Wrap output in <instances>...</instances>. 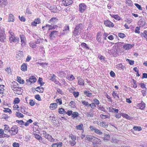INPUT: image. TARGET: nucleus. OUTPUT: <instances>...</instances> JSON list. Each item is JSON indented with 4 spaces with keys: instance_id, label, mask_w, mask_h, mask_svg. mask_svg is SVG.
<instances>
[{
    "instance_id": "1",
    "label": "nucleus",
    "mask_w": 147,
    "mask_h": 147,
    "mask_svg": "<svg viewBox=\"0 0 147 147\" xmlns=\"http://www.w3.org/2000/svg\"><path fill=\"white\" fill-rule=\"evenodd\" d=\"M84 26V24H76L73 32V35L76 37L79 36L83 30Z\"/></svg>"
},
{
    "instance_id": "2",
    "label": "nucleus",
    "mask_w": 147,
    "mask_h": 147,
    "mask_svg": "<svg viewBox=\"0 0 147 147\" xmlns=\"http://www.w3.org/2000/svg\"><path fill=\"white\" fill-rule=\"evenodd\" d=\"M37 79L35 76H32L28 79L26 80L27 84L28 85H30L32 83H34L36 81Z\"/></svg>"
},
{
    "instance_id": "3",
    "label": "nucleus",
    "mask_w": 147,
    "mask_h": 147,
    "mask_svg": "<svg viewBox=\"0 0 147 147\" xmlns=\"http://www.w3.org/2000/svg\"><path fill=\"white\" fill-rule=\"evenodd\" d=\"M18 127L16 125H14L11 128L9 133L11 136H13L16 135L18 133Z\"/></svg>"
},
{
    "instance_id": "4",
    "label": "nucleus",
    "mask_w": 147,
    "mask_h": 147,
    "mask_svg": "<svg viewBox=\"0 0 147 147\" xmlns=\"http://www.w3.org/2000/svg\"><path fill=\"white\" fill-rule=\"evenodd\" d=\"M89 128L91 131H94L97 134L101 135H102L103 134L102 132L100 130L95 128L93 126H90Z\"/></svg>"
},
{
    "instance_id": "5",
    "label": "nucleus",
    "mask_w": 147,
    "mask_h": 147,
    "mask_svg": "<svg viewBox=\"0 0 147 147\" xmlns=\"http://www.w3.org/2000/svg\"><path fill=\"white\" fill-rule=\"evenodd\" d=\"M21 40V46L23 47L26 45V38L25 36L23 34L20 35V36Z\"/></svg>"
},
{
    "instance_id": "6",
    "label": "nucleus",
    "mask_w": 147,
    "mask_h": 147,
    "mask_svg": "<svg viewBox=\"0 0 147 147\" xmlns=\"http://www.w3.org/2000/svg\"><path fill=\"white\" fill-rule=\"evenodd\" d=\"M86 8V6L84 3H80L79 5V10L81 13H83L85 11Z\"/></svg>"
},
{
    "instance_id": "7",
    "label": "nucleus",
    "mask_w": 147,
    "mask_h": 147,
    "mask_svg": "<svg viewBox=\"0 0 147 147\" xmlns=\"http://www.w3.org/2000/svg\"><path fill=\"white\" fill-rule=\"evenodd\" d=\"M9 40L10 43L18 42L19 40V38L17 37H15L14 35L12 37H9Z\"/></svg>"
},
{
    "instance_id": "8",
    "label": "nucleus",
    "mask_w": 147,
    "mask_h": 147,
    "mask_svg": "<svg viewBox=\"0 0 147 147\" xmlns=\"http://www.w3.org/2000/svg\"><path fill=\"white\" fill-rule=\"evenodd\" d=\"M134 45V44H125L123 46V48L125 50H129L132 48Z\"/></svg>"
},
{
    "instance_id": "9",
    "label": "nucleus",
    "mask_w": 147,
    "mask_h": 147,
    "mask_svg": "<svg viewBox=\"0 0 147 147\" xmlns=\"http://www.w3.org/2000/svg\"><path fill=\"white\" fill-rule=\"evenodd\" d=\"M58 32L56 31H53L51 32L49 35V38L51 39H53L55 38V36L58 34Z\"/></svg>"
},
{
    "instance_id": "10",
    "label": "nucleus",
    "mask_w": 147,
    "mask_h": 147,
    "mask_svg": "<svg viewBox=\"0 0 147 147\" xmlns=\"http://www.w3.org/2000/svg\"><path fill=\"white\" fill-rule=\"evenodd\" d=\"M69 26L68 25L65 26L64 28V29L62 32H61V35H64L66 34L69 31Z\"/></svg>"
},
{
    "instance_id": "11",
    "label": "nucleus",
    "mask_w": 147,
    "mask_h": 147,
    "mask_svg": "<svg viewBox=\"0 0 147 147\" xmlns=\"http://www.w3.org/2000/svg\"><path fill=\"white\" fill-rule=\"evenodd\" d=\"M63 4L66 6H69L72 4L73 2L71 0H63L62 1Z\"/></svg>"
},
{
    "instance_id": "12",
    "label": "nucleus",
    "mask_w": 147,
    "mask_h": 147,
    "mask_svg": "<svg viewBox=\"0 0 147 147\" xmlns=\"http://www.w3.org/2000/svg\"><path fill=\"white\" fill-rule=\"evenodd\" d=\"M104 24L106 26L109 27H113L114 26L113 23L108 20H105V21Z\"/></svg>"
},
{
    "instance_id": "13",
    "label": "nucleus",
    "mask_w": 147,
    "mask_h": 147,
    "mask_svg": "<svg viewBox=\"0 0 147 147\" xmlns=\"http://www.w3.org/2000/svg\"><path fill=\"white\" fill-rule=\"evenodd\" d=\"M137 107L138 109L143 110L145 108V104L143 102H142L141 103L138 104L137 105Z\"/></svg>"
},
{
    "instance_id": "14",
    "label": "nucleus",
    "mask_w": 147,
    "mask_h": 147,
    "mask_svg": "<svg viewBox=\"0 0 147 147\" xmlns=\"http://www.w3.org/2000/svg\"><path fill=\"white\" fill-rule=\"evenodd\" d=\"M58 20L56 18H52L49 21V22L52 24H55L58 21Z\"/></svg>"
},
{
    "instance_id": "15",
    "label": "nucleus",
    "mask_w": 147,
    "mask_h": 147,
    "mask_svg": "<svg viewBox=\"0 0 147 147\" xmlns=\"http://www.w3.org/2000/svg\"><path fill=\"white\" fill-rule=\"evenodd\" d=\"M40 42V39H38V40L36 42H31L30 43V47L34 48H35L36 47V44H38Z\"/></svg>"
},
{
    "instance_id": "16",
    "label": "nucleus",
    "mask_w": 147,
    "mask_h": 147,
    "mask_svg": "<svg viewBox=\"0 0 147 147\" xmlns=\"http://www.w3.org/2000/svg\"><path fill=\"white\" fill-rule=\"evenodd\" d=\"M94 138L93 141L92 142L93 144L95 143L99 144H101V142L100 139L95 137Z\"/></svg>"
},
{
    "instance_id": "17",
    "label": "nucleus",
    "mask_w": 147,
    "mask_h": 147,
    "mask_svg": "<svg viewBox=\"0 0 147 147\" xmlns=\"http://www.w3.org/2000/svg\"><path fill=\"white\" fill-rule=\"evenodd\" d=\"M34 135L35 138L38 140H39L40 142L42 143V138L41 136L36 134H34Z\"/></svg>"
},
{
    "instance_id": "18",
    "label": "nucleus",
    "mask_w": 147,
    "mask_h": 147,
    "mask_svg": "<svg viewBox=\"0 0 147 147\" xmlns=\"http://www.w3.org/2000/svg\"><path fill=\"white\" fill-rule=\"evenodd\" d=\"M45 138L51 142H54L55 140L50 135L48 134L46 136H45Z\"/></svg>"
},
{
    "instance_id": "19",
    "label": "nucleus",
    "mask_w": 147,
    "mask_h": 147,
    "mask_svg": "<svg viewBox=\"0 0 147 147\" xmlns=\"http://www.w3.org/2000/svg\"><path fill=\"white\" fill-rule=\"evenodd\" d=\"M14 17L12 14L10 13L9 14L8 22H13L14 21Z\"/></svg>"
},
{
    "instance_id": "20",
    "label": "nucleus",
    "mask_w": 147,
    "mask_h": 147,
    "mask_svg": "<svg viewBox=\"0 0 147 147\" xmlns=\"http://www.w3.org/2000/svg\"><path fill=\"white\" fill-rule=\"evenodd\" d=\"M95 137L93 136L89 135H87L86 136V138L87 140H88L89 141L93 142L94 140V138Z\"/></svg>"
},
{
    "instance_id": "21",
    "label": "nucleus",
    "mask_w": 147,
    "mask_h": 147,
    "mask_svg": "<svg viewBox=\"0 0 147 147\" xmlns=\"http://www.w3.org/2000/svg\"><path fill=\"white\" fill-rule=\"evenodd\" d=\"M101 33L98 32L97 33L96 36V39L98 42H100L101 41Z\"/></svg>"
},
{
    "instance_id": "22",
    "label": "nucleus",
    "mask_w": 147,
    "mask_h": 147,
    "mask_svg": "<svg viewBox=\"0 0 147 147\" xmlns=\"http://www.w3.org/2000/svg\"><path fill=\"white\" fill-rule=\"evenodd\" d=\"M145 23L144 21L140 20L138 22V24L140 27H143L145 25Z\"/></svg>"
},
{
    "instance_id": "23",
    "label": "nucleus",
    "mask_w": 147,
    "mask_h": 147,
    "mask_svg": "<svg viewBox=\"0 0 147 147\" xmlns=\"http://www.w3.org/2000/svg\"><path fill=\"white\" fill-rule=\"evenodd\" d=\"M5 127L4 130L3 131L4 132L6 133L7 132H9L10 133V129L9 127L8 126V125H4Z\"/></svg>"
},
{
    "instance_id": "24",
    "label": "nucleus",
    "mask_w": 147,
    "mask_h": 147,
    "mask_svg": "<svg viewBox=\"0 0 147 147\" xmlns=\"http://www.w3.org/2000/svg\"><path fill=\"white\" fill-rule=\"evenodd\" d=\"M124 66L122 64H118L116 65V68L119 70L123 69Z\"/></svg>"
},
{
    "instance_id": "25",
    "label": "nucleus",
    "mask_w": 147,
    "mask_h": 147,
    "mask_svg": "<svg viewBox=\"0 0 147 147\" xmlns=\"http://www.w3.org/2000/svg\"><path fill=\"white\" fill-rule=\"evenodd\" d=\"M36 90L37 91L39 92L40 93H42L44 91V89L42 87H41V88H40L39 86L38 87L36 88Z\"/></svg>"
},
{
    "instance_id": "26",
    "label": "nucleus",
    "mask_w": 147,
    "mask_h": 147,
    "mask_svg": "<svg viewBox=\"0 0 147 147\" xmlns=\"http://www.w3.org/2000/svg\"><path fill=\"white\" fill-rule=\"evenodd\" d=\"M52 118L51 122L53 123L54 125H55L58 123V121L55 117H52Z\"/></svg>"
},
{
    "instance_id": "27",
    "label": "nucleus",
    "mask_w": 147,
    "mask_h": 147,
    "mask_svg": "<svg viewBox=\"0 0 147 147\" xmlns=\"http://www.w3.org/2000/svg\"><path fill=\"white\" fill-rule=\"evenodd\" d=\"M5 39V33L1 34H0V41L1 42H3Z\"/></svg>"
},
{
    "instance_id": "28",
    "label": "nucleus",
    "mask_w": 147,
    "mask_h": 147,
    "mask_svg": "<svg viewBox=\"0 0 147 147\" xmlns=\"http://www.w3.org/2000/svg\"><path fill=\"white\" fill-rule=\"evenodd\" d=\"M84 94L87 96L91 97L92 96V94L88 90H85L84 91Z\"/></svg>"
},
{
    "instance_id": "29",
    "label": "nucleus",
    "mask_w": 147,
    "mask_h": 147,
    "mask_svg": "<svg viewBox=\"0 0 147 147\" xmlns=\"http://www.w3.org/2000/svg\"><path fill=\"white\" fill-rule=\"evenodd\" d=\"M27 66L26 63H23L21 66L22 71H25L27 70Z\"/></svg>"
},
{
    "instance_id": "30",
    "label": "nucleus",
    "mask_w": 147,
    "mask_h": 147,
    "mask_svg": "<svg viewBox=\"0 0 147 147\" xmlns=\"http://www.w3.org/2000/svg\"><path fill=\"white\" fill-rule=\"evenodd\" d=\"M57 104L56 103H54L51 104L50 108L52 110L55 109L57 107Z\"/></svg>"
},
{
    "instance_id": "31",
    "label": "nucleus",
    "mask_w": 147,
    "mask_h": 147,
    "mask_svg": "<svg viewBox=\"0 0 147 147\" xmlns=\"http://www.w3.org/2000/svg\"><path fill=\"white\" fill-rule=\"evenodd\" d=\"M21 87L18 88V89H16L14 92V93L15 94H20L22 93V92L20 89H21Z\"/></svg>"
},
{
    "instance_id": "32",
    "label": "nucleus",
    "mask_w": 147,
    "mask_h": 147,
    "mask_svg": "<svg viewBox=\"0 0 147 147\" xmlns=\"http://www.w3.org/2000/svg\"><path fill=\"white\" fill-rule=\"evenodd\" d=\"M83 126V125L82 124H81L77 125L76 127V128L77 130H81L82 129Z\"/></svg>"
},
{
    "instance_id": "33",
    "label": "nucleus",
    "mask_w": 147,
    "mask_h": 147,
    "mask_svg": "<svg viewBox=\"0 0 147 147\" xmlns=\"http://www.w3.org/2000/svg\"><path fill=\"white\" fill-rule=\"evenodd\" d=\"M133 129L136 131H140L142 130V128L140 126H134Z\"/></svg>"
},
{
    "instance_id": "34",
    "label": "nucleus",
    "mask_w": 147,
    "mask_h": 147,
    "mask_svg": "<svg viewBox=\"0 0 147 147\" xmlns=\"http://www.w3.org/2000/svg\"><path fill=\"white\" fill-rule=\"evenodd\" d=\"M99 125L104 128H107L108 127V125L106 124V123L103 122H100L99 123Z\"/></svg>"
},
{
    "instance_id": "35",
    "label": "nucleus",
    "mask_w": 147,
    "mask_h": 147,
    "mask_svg": "<svg viewBox=\"0 0 147 147\" xmlns=\"http://www.w3.org/2000/svg\"><path fill=\"white\" fill-rule=\"evenodd\" d=\"M81 45L84 49H89V47L85 43H82L81 44Z\"/></svg>"
},
{
    "instance_id": "36",
    "label": "nucleus",
    "mask_w": 147,
    "mask_h": 147,
    "mask_svg": "<svg viewBox=\"0 0 147 147\" xmlns=\"http://www.w3.org/2000/svg\"><path fill=\"white\" fill-rule=\"evenodd\" d=\"M67 79L69 81H72L75 79V77L72 75H69L67 76Z\"/></svg>"
},
{
    "instance_id": "37",
    "label": "nucleus",
    "mask_w": 147,
    "mask_h": 147,
    "mask_svg": "<svg viewBox=\"0 0 147 147\" xmlns=\"http://www.w3.org/2000/svg\"><path fill=\"white\" fill-rule=\"evenodd\" d=\"M10 137V136L8 135L5 133V132H3L2 134L0 135V138H4L5 137L9 138Z\"/></svg>"
},
{
    "instance_id": "38",
    "label": "nucleus",
    "mask_w": 147,
    "mask_h": 147,
    "mask_svg": "<svg viewBox=\"0 0 147 147\" xmlns=\"http://www.w3.org/2000/svg\"><path fill=\"white\" fill-rule=\"evenodd\" d=\"M78 83L79 85L81 86H83L84 85V80L80 78L78 80Z\"/></svg>"
},
{
    "instance_id": "39",
    "label": "nucleus",
    "mask_w": 147,
    "mask_h": 147,
    "mask_svg": "<svg viewBox=\"0 0 147 147\" xmlns=\"http://www.w3.org/2000/svg\"><path fill=\"white\" fill-rule=\"evenodd\" d=\"M79 114L78 112H73L71 115V117L74 118H76L78 116Z\"/></svg>"
},
{
    "instance_id": "40",
    "label": "nucleus",
    "mask_w": 147,
    "mask_h": 147,
    "mask_svg": "<svg viewBox=\"0 0 147 147\" xmlns=\"http://www.w3.org/2000/svg\"><path fill=\"white\" fill-rule=\"evenodd\" d=\"M21 109L20 111L22 113H24L26 112V109L24 106H22L20 107Z\"/></svg>"
},
{
    "instance_id": "41",
    "label": "nucleus",
    "mask_w": 147,
    "mask_h": 147,
    "mask_svg": "<svg viewBox=\"0 0 147 147\" xmlns=\"http://www.w3.org/2000/svg\"><path fill=\"white\" fill-rule=\"evenodd\" d=\"M18 81L20 84H24V81L23 80L21 79L20 77H17Z\"/></svg>"
},
{
    "instance_id": "42",
    "label": "nucleus",
    "mask_w": 147,
    "mask_h": 147,
    "mask_svg": "<svg viewBox=\"0 0 147 147\" xmlns=\"http://www.w3.org/2000/svg\"><path fill=\"white\" fill-rule=\"evenodd\" d=\"M16 115L17 117H19L23 118L24 117V115L19 112H16Z\"/></svg>"
},
{
    "instance_id": "43",
    "label": "nucleus",
    "mask_w": 147,
    "mask_h": 147,
    "mask_svg": "<svg viewBox=\"0 0 147 147\" xmlns=\"http://www.w3.org/2000/svg\"><path fill=\"white\" fill-rule=\"evenodd\" d=\"M112 95L114 98H117L119 99V98L117 94L115 93L114 91L112 93Z\"/></svg>"
},
{
    "instance_id": "44",
    "label": "nucleus",
    "mask_w": 147,
    "mask_h": 147,
    "mask_svg": "<svg viewBox=\"0 0 147 147\" xmlns=\"http://www.w3.org/2000/svg\"><path fill=\"white\" fill-rule=\"evenodd\" d=\"M110 136L109 135L106 134L105 135L104 137V140H105L108 141L109 140Z\"/></svg>"
},
{
    "instance_id": "45",
    "label": "nucleus",
    "mask_w": 147,
    "mask_h": 147,
    "mask_svg": "<svg viewBox=\"0 0 147 147\" xmlns=\"http://www.w3.org/2000/svg\"><path fill=\"white\" fill-rule=\"evenodd\" d=\"M126 61L128 62L130 65H133L134 64V60H131L128 59H127Z\"/></svg>"
},
{
    "instance_id": "46",
    "label": "nucleus",
    "mask_w": 147,
    "mask_h": 147,
    "mask_svg": "<svg viewBox=\"0 0 147 147\" xmlns=\"http://www.w3.org/2000/svg\"><path fill=\"white\" fill-rule=\"evenodd\" d=\"M35 98L39 101L41 100L40 96L39 94H36L35 95Z\"/></svg>"
},
{
    "instance_id": "47",
    "label": "nucleus",
    "mask_w": 147,
    "mask_h": 147,
    "mask_svg": "<svg viewBox=\"0 0 147 147\" xmlns=\"http://www.w3.org/2000/svg\"><path fill=\"white\" fill-rule=\"evenodd\" d=\"M69 137L71 138L72 141H75L76 140V137L75 136L71 134L69 135Z\"/></svg>"
},
{
    "instance_id": "48",
    "label": "nucleus",
    "mask_w": 147,
    "mask_h": 147,
    "mask_svg": "<svg viewBox=\"0 0 147 147\" xmlns=\"http://www.w3.org/2000/svg\"><path fill=\"white\" fill-rule=\"evenodd\" d=\"M16 122L21 125H23L24 124V122L22 120H17L16 121Z\"/></svg>"
},
{
    "instance_id": "49",
    "label": "nucleus",
    "mask_w": 147,
    "mask_h": 147,
    "mask_svg": "<svg viewBox=\"0 0 147 147\" xmlns=\"http://www.w3.org/2000/svg\"><path fill=\"white\" fill-rule=\"evenodd\" d=\"M59 112L60 114H64L65 113V111L63 109L61 108L59 109Z\"/></svg>"
},
{
    "instance_id": "50",
    "label": "nucleus",
    "mask_w": 147,
    "mask_h": 147,
    "mask_svg": "<svg viewBox=\"0 0 147 147\" xmlns=\"http://www.w3.org/2000/svg\"><path fill=\"white\" fill-rule=\"evenodd\" d=\"M34 21L36 24H39L40 23V20L39 18H38L37 19H35L34 20Z\"/></svg>"
},
{
    "instance_id": "51",
    "label": "nucleus",
    "mask_w": 147,
    "mask_h": 147,
    "mask_svg": "<svg viewBox=\"0 0 147 147\" xmlns=\"http://www.w3.org/2000/svg\"><path fill=\"white\" fill-rule=\"evenodd\" d=\"M29 104L30 106H33L35 104V102L33 100H30Z\"/></svg>"
},
{
    "instance_id": "52",
    "label": "nucleus",
    "mask_w": 147,
    "mask_h": 147,
    "mask_svg": "<svg viewBox=\"0 0 147 147\" xmlns=\"http://www.w3.org/2000/svg\"><path fill=\"white\" fill-rule=\"evenodd\" d=\"M93 101L95 105H98L99 104V101L98 99L96 98L94 99L93 100Z\"/></svg>"
},
{
    "instance_id": "53",
    "label": "nucleus",
    "mask_w": 147,
    "mask_h": 147,
    "mask_svg": "<svg viewBox=\"0 0 147 147\" xmlns=\"http://www.w3.org/2000/svg\"><path fill=\"white\" fill-rule=\"evenodd\" d=\"M57 103L58 104L60 105L62 104V100L61 98H59L56 100Z\"/></svg>"
},
{
    "instance_id": "54",
    "label": "nucleus",
    "mask_w": 147,
    "mask_h": 147,
    "mask_svg": "<svg viewBox=\"0 0 147 147\" xmlns=\"http://www.w3.org/2000/svg\"><path fill=\"white\" fill-rule=\"evenodd\" d=\"M82 103L83 105H85L86 107H89V104L87 102H86L85 101H83L82 102Z\"/></svg>"
},
{
    "instance_id": "55",
    "label": "nucleus",
    "mask_w": 147,
    "mask_h": 147,
    "mask_svg": "<svg viewBox=\"0 0 147 147\" xmlns=\"http://www.w3.org/2000/svg\"><path fill=\"white\" fill-rule=\"evenodd\" d=\"M140 28L139 27H137L136 28V29L135 30L134 32L136 33L140 34Z\"/></svg>"
},
{
    "instance_id": "56",
    "label": "nucleus",
    "mask_w": 147,
    "mask_h": 147,
    "mask_svg": "<svg viewBox=\"0 0 147 147\" xmlns=\"http://www.w3.org/2000/svg\"><path fill=\"white\" fill-rule=\"evenodd\" d=\"M118 36L121 38H123L125 36L124 34L121 33H119L118 34Z\"/></svg>"
},
{
    "instance_id": "57",
    "label": "nucleus",
    "mask_w": 147,
    "mask_h": 147,
    "mask_svg": "<svg viewBox=\"0 0 147 147\" xmlns=\"http://www.w3.org/2000/svg\"><path fill=\"white\" fill-rule=\"evenodd\" d=\"M76 103L75 102L73 101H71L69 103V105L73 107H74Z\"/></svg>"
},
{
    "instance_id": "58",
    "label": "nucleus",
    "mask_w": 147,
    "mask_h": 147,
    "mask_svg": "<svg viewBox=\"0 0 147 147\" xmlns=\"http://www.w3.org/2000/svg\"><path fill=\"white\" fill-rule=\"evenodd\" d=\"M73 94L75 98L78 97L79 95V93L78 92L74 91L73 92Z\"/></svg>"
},
{
    "instance_id": "59",
    "label": "nucleus",
    "mask_w": 147,
    "mask_h": 147,
    "mask_svg": "<svg viewBox=\"0 0 147 147\" xmlns=\"http://www.w3.org/2000/svg\"><path fill=\"white\" fill-rule=\"evenodd\" d=\"M5 33V29L3 27H1L0 28V34Z\"/></svg>"
},
{
    "instance_id": "60",
    "label": "nucleus",
    "mask_w": 147,
    "mask_h": 147,
    "mask_svg": "<svg viewBox=\"0 0 147 147\" xmlns=\"http://www.w3.org/2000/svg\"><path fill=\"white\" fill-rule=\"evenodd\" d=\"M4 111L5 112L9 113H11V111L8 108L5 109V110H4Z\"/></svg>"
},
{
    "instance_id": "61",
    "label": "nucleus",
    "mask_w": 147,
    "mask_h": 147,
    "mask_svg": "<svg viewBox=\"0 0 147 147\" xmlns=\"http://www.w3.org/2000/svg\"><path fill=\"white\" fill-rule=\"evenodd\" d=\"M69 142H70V144L71 145V146H74V145H75L76 142L75 141H69Z\"/></svg>"
},
{
    "instance_id": "62",
    "label": "nucleus",
    "mask_w": 147,
    "mask_h": 147,
    "mask_svg": "<svg viewBox=\"0 0 147 147\" xmlns=\"http://www.w3.org/2000/svg\"><path fill=\"white\" fill-rule=\"evenodd\" d=\"M135 5L136 6V7L139 10H142V8L141 7V6L140 5L138 4V3H135Z\"/></svg>"
},
{
    "instance_id": "63",
    "label": "nucleus",
    "mask_w": 147,
    "mask_h": 147,
    "mask_svg": "<svg viewBox=\"0 0 147 147\" xmlns=\"http://www.w3.org/2000/svg\"><path fill=\"white\" fill-rule=\"evenodd\" d=\"M100 118L102 119H106L107 118H109L107 116V115L103 114H101L100 115Z\"/></svg>"
},
{
    "instance_id": "64",
    "label": "nucleus",
    "mask_w": 147,
    "mask_h": 147,
    "mask_svg": "<svg viewBox=\"0 0 147 147\" xmlns=\"http://www.w3.org/2000/svg\"><path fill=\"white\" fill-rule=\"evenodd\" d=\"M19 18L20 20L22 22H25L26 20V19L23 16H22L21 17L20 16H19Z\"/></svg>"
}]
</instances>
